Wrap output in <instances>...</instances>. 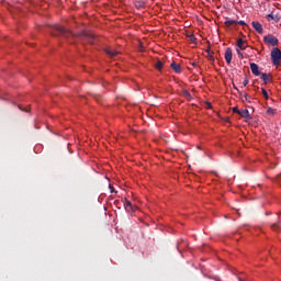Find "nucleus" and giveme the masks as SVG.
Masks as SVG:
<instances>
[{
	"label": "nucleus",
	"mask_w": 281,
	"mask_h": 281,
	"mask_svg": "<svg viewBox=\"0 0 281 281\" xmlns=\"http://www.w3.org/2000/svg\"><path fill=\"white\" fill-rule=\"evenodd\" d=\"M236 23H238V25H247V23H245V21H236Z\"/></svg>",
	"instance_id": "6ab92c4d"
},
{
	"label": "nucleus",
	"mask_w": 281,
	"mask_h": 281,
	"mask_svg": "<svg viewBox=\"0 0 281 281\" xmlns=\"http://www.w3.org/2000/svg\"><path fill=\"white\" fill-rule=\"evenodd\" d=\"M105 54H109V56H117V50H112L111 48H106Z\"/></svg>",
	"instance_id": "9b49d317"
},
{
	"label": "nucleus",
	"mask_w": 281,
	"mask_h": 281,
	"mask_svg": "<svg viewBox=\"0 0 281 281\" xmlns=\"http://www.w3.org/2000/svg\"><path fill=\"white\" fill-rule=\"evenodd\" d=\"M237 47H239V49H245V41H243V40H238L237 41Z\"/></svg>",
	"instance_id": "f8f14e48"
},
{
	"label": "nucleus",
	"mask_w": 281,
	"mask_h": 281,
	"mask_svg": "<svg viewBox=\"0 0 281 281\" xmlns=\"http://www.w3.org/2000/svg\"><path fill=\"white\" fill-rule=\"evenodd\" d=\"M110 190H111L112 193L115 192V189H113L112 186H110Z\"/></svg>",
	"instance_id": "4be33fe9"
},
{
	"label": "nucleus",
	"mask_w": 281,
	"mask_h": 281,
	"mask_svg": "<svg viewBox=\"0 0 281 281\" xmlns=\"http://www.w3.org/2000/svg\"><path fill=\"white\" fill-rule=\"evenodd\" d=\"M265 43H267V45H271L272 47H276L279 43L278 37L273 36V35H266L263 37Z\"/></svg>",
	"instance_id": "f03ea898"
},
{
	"label": "nucleus",
	"mask_w": 281,
	"mask_h": 281,
	"mask_svg": "<svg viewBox=\"0 0 281 281\" xmlns=\"http://www.w3.org/2000/svg\"><path fill=\"white\" fill-rule=\"evenodd\" d=\"M189 41H191V43H196V37H194V35H191L189 37Z\"/></svg>",
	"instance_id": "a211bd4d"
},
{
	"label": "nucleus",
	"mask_w": 281,
	"mask_h": 281,
	"mask_svg": "<svg viewBox=\"0 0 281 281\" xmlns=\"http://www.w3.org/2000/svg\"><path fill=\"white\" fill-rule=\"evenodd\" d=\"M250 69L254 76H258L260 74V69L258 68L257 64L252 63L250 64Z\"/></svg>",
	"instance_id": "423d86ee"
},
{
	"label": "nucleus",
	"mask_w": 281,
	"mask_h": 281,
	"mask_svg": "<svg viewBox=\"0 0 281 281\" xmlns=\"http://www.w3.org/2000/svg\"><path fill=\"white\" fill-rule=\"evenodd\" d=\"M234 89L238 90V88H236L235 86H234Z\"/></svg>",
	"instance_id": "a878e982"
},
{
	"label": "nucleus",
	"mask_w": 281,
	"mask_h": 281,
	"mask_svg": "<svg viewBox=\"0 0 281 281\" xmlns=\"http://www.w3.org/2000/svg\"><path fill=\"white\" fill-rule=\"evenodd\" d=\"M236 23V20H227L225 24L229 27V25H234Z\"/></svg>",
	"instance_id": "2eb2a0df"
},
{
	"label": "nucleus",
	"mask_w": 281,
	"mask_h": 281,
	"mask_svg": "<svg viewBox=\"0 0 281 281\" xmlns=\"http://www.w3.org/2000/svg\"><path fill=\"white\" fill-rule=\"evenodd\" d=\"M245 100L249 101V95L245 94Z\"/></svg>",
	"instance_id": "5701e85b"
},
{
	"label": "nucleus",
	"mask_w": 281,
	"mask_h": 281,
	"mask_svg": "<svg viewBox=\"0 0 281 281\" xmlns=\"http://www.w3.org/2000/svg\"><path fill=\"white\" fill-rule=\"evenodd\" d=\"M271 60L273 65L278 67V65H281V50L280 48H273L271 50Z\"/></svg>",
	"instance_id": "f257e3e1"
},
{
	"label": "nucleus",
	"mask_w": 281,
	"mask_h": 281,
	"mask_svg": "<svg viewBox=\"0 0 281 281\" xmlns=\"http://www.w3.org/2000/svg\"><path fill=\"white\" fill-rule=\"evenodd\" d=\"M140 52H144V48H142V45H140Z\"/></svg>",
	"instance_id": "b1692460"
},
{
	"label": "nucleus",
	"mask_w": 281,
	"mask_h": 281,
	"mask_svg": "<svg viewBox=\"0 0 281 281\" xmlns=\"http://www.w3.org/2000/svg\"><path fill=\"white\" fill-rule=\"evenodd\" d=\"M232 58H233L232 48H227L225 50V60H226L227 65L232 64Z\"/></svg>",
	"instance_id": "7ed1b4c3"
},
{
	"label": "nucleus",
	"mask_w": 281,
	"mask_h": 281,
	"mask_svg": "<svg viewBox=\"0 0 281 281\" xmlns=\"http://www.w3.org/2000/svg\"><path fill=\"white\" fill-rule=\"evenodd\" d=\"M247 85H249V80L246 78V79L244 80V87H247Z\"/></svg>",
	"instance_id": "412c9836"
},
{
	"label": "nucleus",
	"mask_w": 281,
	"mask_h": 281,
	"mask_svg": "<svg viewBox=\"0 0 281 281\" xmlns=\"http://www.w3.org/2000/svg\"><path fill=\"white\" fill-rule=\"evenodd\" d=\"M262 91V95L266 100H269V93H267V90H265V88L261 89Z\"/></svg>",
	"instance_id": "4468645a"
},
{
	"label": "nucleus",
	"mask_w": 281,
	"mask_h": 281,
	"mask_svg": "<svg viewBox=\"0 0 281 281\" xmlns=\"http://www.w3.org/2000/svg\"><path fill=\"white\" fill-rule=\"evenodd\" d=\"M272 229H276V225L272 226Z\"/></svg>",
	"instance_id": "393cba45"
},
{
	"label": "nucleus",
	"mask_w": 281,
	"mask_h": 281,
	"mask_svg": "<svg viewBox=\"0 0 281 281\" xmlns=\"http://www.w3.org/2000/svg\"><path fill=\"white\" fill-rule=\"evenodd\" d=\"M171 68L173 69V71H176V74H181V66L179 64L172 63Z\"/></svg>",
	"instance_id": "1a4fd4ad"
},
{
	"label": "nucleus",
	"mask_w": 281,
	"mask_h": 281,
	"mask_svg": "<svg viewBox=\"0 0 281 281\" xmlns=\"http://www.w3.org/2000/svg\"><path fill=\"white\" fill-rule=\"evenodd\" d=\"M261 80H263L265 85L271 80L268 74H262L261 75Z\"/></svg>",
	"instance_id": "9d476101"
},
{
	"label": "nucleus",
	"mask_w": 281,
	"mask_h": 281,
	"mask_svg": "<svg viewBox=\"0 0 281 281\" xmlns=\"http://www.w3.org/2000/svg\"><path fill=\"white\" fill-rule=\"evenodd\" d=\"M239 115L245 117V120H251V114H249V110L247 109L239 110Z\"/></svg>",
	"instance_id": "20e7f679"
},
{
	"label": "nucleus",
	"mask_w": 281,
	"mask_h": 281,
	"mask_svg": "<svg viewBox=\"0 0 281 281\" xmlns=\"http://www.w3.org/2000/svg\"><path fill=\"white\" fill-rule=\"evenodd\" d=\"M156 69H158L159 71H161V69H164V63H161V60H158L155 65Z\"/></svg>",
	"instance_id": "ddd939ff"
},
{
	"label": "nucleus",
	"mask_w": 281,
	"mask_h": 281,
	"mask_svg": "<svg viewBox=\"0 0 281 281\" xmlns=\"http://www.w3.org/2000/svg\"><path fill=\"white\" fill-rule=\"evenodd\" d=\"M267 113H268V115H273V114L276 113V110L269 108V109L267 110Z\"/></svg>",
	"instance_id": "dca6fc26"
},
{
	"label": "nucleus",
	"mask_w": 281,
	"mask_h": 281,
	"mask_svg": "<svg viewBox=\"0 0 281 281\" xmlns=\"http://www.w3.org/2000/svg\"><path fill=\"white\" fill-rule=\"evenodd\" d=\"M252 27L256 30V32H258V34H262V24H260V22H252Z\"/></svg>",
	"instance_id": "39448f33"
},
{
	"label": "nucleus",
	"mask_w": 281,
	"mask_h": 281,
	"mask_svg": "<svg viewBox=\"0 0 281 281\" xmlns=\"http://www.w3.org/2000/svg\"><path fill=\"white\" fill-rule=\"evenodd\" d=\"M233 113H240V110H238V108H233Z\"/></svg>",
	"instance_id": "aec40b11"
},
{
	"label": "nucleus",
	"mask_w": 281,
	"mask_h": 281,
	"mask_svg": "<svg viewBox=\"0 0 281 281\" xmlns=\"http://www.w3.org/2000/svg\"><path fill=\"white\" fill-rule=\"evenodd\" d=\"M267 19L268 21H274L276 23H278L280 21V15L270 13L268 14Z\"/></svg>",
	"instance_id": "6e6552de"
},
{
	"label": "nucleus",
	"mask_w": 281,
	"mask_h": 281,
	"mask_svg": "<svg viewBox=\"0 0 281 281\" xmlns=\"http://www.w3.org/2000/svg\"><path fill=\"white\" fill-rule=\"evenodd\" d=\"M56 30H58V32H61V33L66 32L65 27L63 26H56Z\"/></svg>",
	"instance_id": "f3484780"
},
{
	"label": "nucleus",
	"mask_w": 281,
	"mask_h": 281,
	"mask_svg": "<svg viewBox=\"0 0 281 281\" xmlns=\"http://www.w3.org/2000/svg\"><path fill=\"white\" fill-rule=\"evenodd\" d=\"M124 207L126 212H135V206H133V203H131V201H126Z\"/></svg>",
	"instance_id": "0eeeda50"
},
{
	"label": "nucleus",
	"mask_w": 281,
	"mask_h": 281,
	"mask_svg": "<svg viewBox=\"0 0 281 281\" xmlns=\"http://www.w3.org/2000/svg\"><path fill=\"white\" fill-rule=\"evenodd\" d=\"M234 89L238 90V88H236L235 86H234Z\"/></svg>",
	"instance_id": "bb28decb"
}]
</instances>
